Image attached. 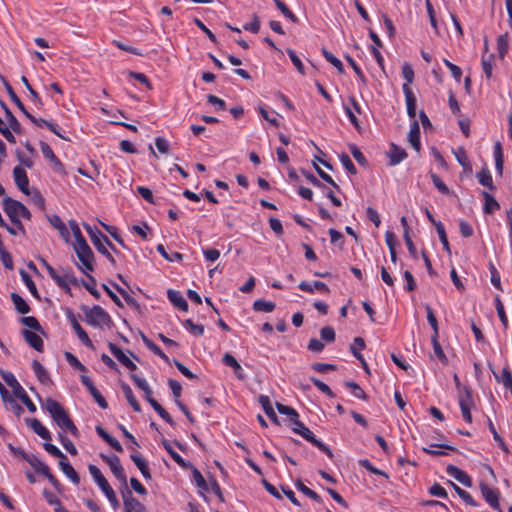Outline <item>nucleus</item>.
<instances>
[{
	"label": "nucleus",
	"instance_id": "obj_38",
	"mask_svg": "<svg viewBox=\"0 0 512 512\" xmlns=\"http://www.w3.org/2000/svg\"><path fill=\"white\" fill-rule=\"evenodd\" d=\"M43 496L46 501L54 506L55 512H67L66 508L62 505L61 501L50 491L47 489L43 490Z\"/></svg>",
	"mask_w": 512,
	"mask_h": 512
},
{
	"label": "nucleus",
	"instance_id": "obj_25",
	"mask_svg": "<svg viewBox=\"0 0 512 512\" xmlns=\"http://www.w3.org/2000/svg\"><path fill=\"white\" fill-rule=\"evenodd\" d=\"M408 140L411 144V146L416 150L419 151L421 148L420 143V127L416 120H413L410 131L408 133Z\"/></svg>",
	"mask_w": 512,
	"mask_h": 512
},
{
	"label": "nucleus",
	"instance_id": "obj_30",
	"mask_svg": "<svg viewBox=\"0 0 512 512\" xmlns=\"http://www.w3.org/2000/svg\"><path fill=\"white\" fill-rule=\"evenodd\" d=\"M121 389H122V392H123L126 400L131 405L133 410L138 413L141 412V406H140L139 402L137 401V399L135 398L131 387L127 383L122 382Z\"/></svg>",
	"mask_w": 512,
	"mask_h": 512
},
{
	"label": "nucleus",
	"instance_id": "obj_7",
	"mask_svg": "<svg viewBox=\"0 0 512 512\" xmlns=\"http://www.w3.org/2000/svg\"><path fill=\"white\" fill-rule=\"evenodd\" d=\"M101 458L108 464L111 472L116 477V479L123 485V488L127 487V476L125 474L123 466L121 465L119 457L117 455L107 456L101 454Z\"/></svg>",
	"mask_w": 512,
	"mask_h": 512
},
{
	"label": "nucleus",
	"instance_id": "obj_11",
	"mask_svg": "<svg viewBox=\"0 0 512 512\" xmlns=\"http://www.w3.org/2000/svg\"><path fill=\"white\" fill-rule=\"evenodd\" d=\"M481 494L485 501L495 510L501 512L499 504V492L496 489L490 488L485 482L479 484Z\"/></svg>",
	"mask_w": 512,
	"mask_h": 512
},
{
	"label": "nucleus",
	"instance_id": "obj_61",
	"mask_svg": "<svg viewBox=\"0 0 512 512\" xmlns=\"http://www.w3.org/2000/svg\"><path fill=\"white\" fill-rule=\"evenodd\" d=\"M310 381L314 384L315 387H317L318 390H320L322 393H324L325 395H327L328 397H334V393L332 392V390L330 389V387L325 384L324 382H322L321 380H319L318 378L316 377H310Z\"/></svg>",
	"mask_w": 512,
	"mask_h": 512
},
{
	"label": "nucleus",
	"instance_id": "obj_41",
	"mask_svg": "<svg viewBox=\"0 0 512 512\" xmlns=\"http://www.w3.org/2000/svg\"><path fill=\"white\" fill-rule=\"evenodd\" d=\"M276 305L272 301H266L263 299H257L253 303V309L257 312L269 313L275 309Z\"/></svg>",
	"mask_w": 512,
	"mask_h": 512
},
{
	"label": "nucleus",
	"instance_id": "obj_31",
	"mask_svg": "<svg viewBox=\"0 0 512 512\" xmlns=\"http://www.w3.org/2000/svg\"><path fill=\"white\" fill-rule=\"evenodd\" d=\"M10 297L18 313L25 315L30 312V306L18 293L13 292Z\"/></svg>",
	"mask_w": 512,
	"mask_h": 512
},
{
	"label": "nucleus",
	"instance_id": "obj_55",
	"mask_svg": "<svg viewBox=\"0 0 512 512\" xmlns=\"http://www.w3.org/2000/svg\"><path fill=\"white\" fill-rule=\"evenodd\" d=\"M274 3L286 18H288L294 23L298 21V18L295 16V14L288 8V6L283 1L274 0Z\"/></svg>",
	"mask_w": 512,
	"mask_h": 512
},
{
	"label": "nucleus",
	"instance_id": "obj_8",
	"mask_svg": "<svg viewBox=\"0 0 512 512\" xmlns=\"http://www.w3.org/2000/svg\"><path fill=\"white\" fill-rule=\"evenodd\" d=\"M125 512H146L145 506L125 487L121 490Z\"/></svg>",
	"mask_w": 512,
	"mask_h": 512
},
{
	"label": "nucleus",
	"instance_id": "obj_2",
	"mask_svg": "<svg viewBox=\"0 0 512 512\" xmlns=\"http://www.w3.org/2000/svg\"><path fill=\"white\" fill-rule=\"evenodd\" d=\"M82 310L89 325L94 327H111L112 319L101 306L94 305L92 308L82 307Z\"/></svg>",
	"mask_w": 512,
	"mask_h": 512
},
{
	"label": "nucleus",
	"instance_id": "obj_44",
	"mask_svg": "<svg viewBox=\"0 0 512 512\" xmlns=\"http://www.w3.org/2000/svg\"><path fill=\"white\" fill-rule=\"evenodd\" d=\"M182 324L186 328V330L194 336L199 337L204 334V326L200 324H195L191 319L184 320Z\"/></svg>",
	"mask_w": 512,
	"mask_h": 512
},
{
	"label": "nucleus",
	"instance_id": "obj_42",
	"mask_svg": "<svg viewBox=\"0 0 512 512\" xmlns=\"http://www.w3.org/2000/svg\"><path fill=\"white\" fill-rule=\"evenodd\" d=\"M450 484L452 485L455 492L458 494V496L468 505L470 506H477V502L473 499L472 495L467 492L466 490L460 488L458 485L450 481Z\"/></svg>",
	"mask_w": 512,
	"mask_h": 512
},
{
	"label": "nucleus",
	"instance_id": "obj_43",
	"mask_svg": "<svg viewBox=\"0 0 512 512\" xmlns=\"http://www.w3.org/2000/svg\"><path fill=\"white\" fill-rule=\"evenodd\" d=\"M322 54L327 62H329L331 65H333L339 74L344 73V67L342 62L335 57L331 52H329L326 48H322Z\"/></svg>",
	"mask_w": 512,
	"mask_h": 512
},
{
	"label": "nucleus",
	"instance_id": "obj_29",
	"mask_svg": "<svg viewBox=\"0 0 512 512\" xmlns=\"http://www.w3.org/2000/svg\"><path fill=\"white\" fill-rule=\"evenodd\" d=\"M32 369H33L37 379L42 384L47 385V384L51 383V378L49 376V373L47 372V370L42 366V364L38 360H33Z\"/></svg>",
	"mask_w": 512,
	"mask_h": 512
},
{
	"label": "nucleus",
	"instance_id": "obj_50",
	"mask_svg": "<svg viewBox=\"0 0 512 512\" xmlns=\"http://www.w3.org/2000/svg\"><path fill=\"white\" fill-rule=\"evenodd\" d=\"M358 463L361 467L365 468L366 470L373 474L383 476L386 479L389 478L388 474L385 471L376 468L368 459H361L358 461Z\"/></svg>",
	"mask_w": 512,
	"mask_h": 512
},
{
	"label": "nucleus",
	"instance_id": "obj_5",
	"mask_svg": "<svg viewBox=\"0 0 512 512\" xmlns=\"http://www.w3.org/2000/svg\"><path fill=\"white\" fill-rule=\"evenodd\" d=\"M294 427L292 428L293 432L296 434H299L302 436L306 441L313 444L315 447H317L320 451L325 453L329 458H333V453L331 449L322 441L318 440L313 432L304 425L299 419L297 421L293 422Z\"/></svg>",
	"mask_w": 512,
	"mask_h": 512
},
{
	"label": "nucleus",
	"instance_id": "obj_34",
	"mask_svg": "<svg viewBox=\"0 0 512 512\" xmlns=\"http://www.w3.org/2000/svg\"><path fill=\"white\" fill-rule=\"evenodd\" d=\"M141 339L145 346L155 355L159 356L166 362H169L168 356L161 350V348L156 345L152 340H150L146 335L142 334Z\"/></svg>",
	"mask_w": 512,
	"mask_h": 512
},
{
	"label": "nucleus",
	"instance_id": "obj_58",
	"mask_svg": "<svg viewBox=\"0 0 512 512\" xmlns=\"http://www.w3.org/2000/svg\"><path fill=\"white\" fill-rule=\"evenodd\" d=\"M60 443L63 445V447L71 454V455H77L78 451L73 444V442L62 432L58 435Z\"/></svg>",
	"mask_w": 512,
	"mask_h": 512
},
{
	"label": "nucleus",
	"instance_id": "obj_39",
	"mask_svg": "<svg viewBox=\"0 0 512 512\" xmlns=\"http://www.w3.org/2000/svg\"><path fill=\"white\" fill-rule=\"evenodd\" d=\"M483 197L485 199V205H484V213L491 214L495 210H498L500 208L499 203L496 201V199L489 194L488 192L483 191Z\"/></svg>",
	"mask_w": 512,
	"mask_h": 512
},
{
	"label": "nucleus",
	"instance_id": "obj_35",
	"mask_svg": "<svg viewBox=\"0 0 512 512\" xmlns=\"http://www.w3.org/2000/svg\"><path fill=\"white\" fill-rule=\"evenodd\" d=\"M1 107L4 109L6 117L8 119L9 127L11 130H13L15 133H21V124L17 120V118L13 115V113L10 111L8 106L4 102H0Z\"/></svg>",
	"mask_w": 512,
	"mask_h": 512
},
{
	"label": "nucleus",
	"instance_id": "obj_54",
	"mask_svg": "<svg viewBox=\"0 0 512 512\" xmlns=\"http://www.w3.org/2000/svg\"><path fill=\"white\" fill-rule=\"evenodd\" d=\"M497 50L500 58H504L508 52V34H502L497 39Z\"/></svg>",
	"mask_w": 512,
	"mask_h": 512
},
{
	"label": "nucleus",
	"instance_id": "obj_45",
	"mask_svg": "<svg viewBox=\"0 0 512 512\" xmlns=\"http://www.w3.org/2000/svg\"><path fill=\"white\" fill-rule=\"evenodd\" d=\"M435 228H436L437 234L439 236V239L443 245L444 250L448 254H451L450 244H449V241H448V238L446 235L444 225L441 222H438V223H435Z\"/></svg>",
	"mask_w": 512,
	"mask_h": 512
},
{
	"label": "nucleus",
	"instance_id": "obj_51",
	"mask_svg": "<svg viewBox=\"0 0 512 512\" xmlns=\"http://www.w3.org/2000/svg\"><path fill=\"white\" fill-rule=\"evenodd\" d=\"M430 176H431V180H432L434 186L440 193H442L444 195H450L452 193L450 191V189L447 187V185L442 181V179L438 175L431 172Z\"/></svg>",
	"mask_w": 512,
	"mask_h": 512
},
{
	"label": "nucleus",
	"instance_id": "obj_37",
	"mask_svg": "<svg viewBox=\"0 0 512 512\" xmlns=\"http://www.w3.org/2000/svg\"><path fill=\"white\" fill-rule=\"evenodd\" d=\"M26 462H28L32 466L35 472L41 475L47 474V471L50 469L47 464H45L35 455H30Z\"/></svg>",
	"mask_w": 512,
	"mask_h": 512
},
{
	"label": "nucleus",
	"instance_id": "obj_27",
	"mask_svg": "<svg viewBox=\"0 0 512 512\" xmlns=\"http://www.w3.org/2000/svg\"><path fill=\"white\" fill-rule=\"evenodd\" d=\"M1 81L10 97L12 102L20 109V111L26 116V113H29L27 109L25 108L24 104L20 100V98L17 96V94L14 92L12 86L9 84V82L3 77L0 76Z\"/></svg>",
	"mask_w": 512,
	"mask_h": 512
},
{
	"label": "nucleus",
	"instance_id": "obj_57",
	"mask_svg": "<svg viewBox=\"0 0 512 512\" xmlns=\"http://www.w3.org/2000/svg\"><path fill=\"white\" fill-rule=\"evenodd\" d=\"M156 249L161 254V256L169 262L181 261L183 258L182 254L179 252H173L171 255H168L164 245L162 244H158Z\"/></svg>",
	"mask_w": 512,
	"mask_h": 512
},
{
	"label": "nucleus",
	"instance_id": "obj_28",
	"mask_svg": "<svg viewBox=\"0 0 512 512\" xmlns=\"http://www.w3.org/2000/svg\"><path fill=\"white\" fill-rule=\"evenodd\" d=\"M59 466L62 470V472L66 475L67 478L71 480L72 483L75 485H79L80 483V477L78 473L75 471V469L72 467V465L68 462V460H60Z\"/></svg>",
	"mask_w": 512,
	"mask_h": 512
},
{
	"label": "nucleus",
	"instance_id": "obj_48",
	"mask_svg": "<svg viewBox=\"0 0 512 512\" xmlns=\"http://www.w3.org/2000/svg\"><path fill=\"white\" fill-rule=\"evenodd\" d=\"M477 178L481 185L487 187L490 190L494 189L492 176L488 169H483L477 173Z\"/></svg>",
	"mask_w": 512,
	"mask_h": 512
},
{
	"label": "nucleus",
	"instance_id": "obj_16",
	"mask_svg": "<svg viewBox=\"0 0 512 512\" xmlns=\"http://www.w3.org/2000/svg\"><path fill=\"white\" fill-rule=\"evenodd\" d=\"M402 90L405 96L407 114L409 118L415 120L416 117V97L408 84H403Z\"/></svg>",
	"mask_w": 512,
	"mask_h": 512
},
{
	"label": "nucleus",
	"instance_id": "obj_14",
	"mask_svg": "<svg viewBox=\"0 0 512 512\" xmlns=\"http://www.w3.org/2000/svg\"><path fill=\"white\" fill-rule=\"evenodd\" d=\"M39 146H40L43 156L46 159L50 160L51 163L53 164L54 171L59 172V173L64 172V165L59 160V158L55 155V153L53 152V150L49 146V144H47L44 141H40Z\"/></svg>",
	"mask_w": 512,
	"mask_h": 512
},
{
	"label": "nucleus",
	"instance_id": "obj_1",
	"mask_svg": "<svg viewBox=\"0 0 512 512\" xmlns=\"http://www.w3.org/2000/svg\"><path fill=\"white\" fill-rule=\"evenodd\" d=\"M44 408L61 430L70 432L74 437L79 436L78 428L69 417L67 411L58 401L48 397L45 399Z\"/></svg>",
	"mask_w": 512,
	"mask_h": 512
},
{
	"label": "nucleus",
	"instance_id": "obj_63",
	"mask_svg": "<svg viewBox=\"0 0 512 512\" xmlns=\"http://www.w3.org/2000/svg\"><path fill=\"white\" fill-rule=\"evenodd\" d=\"M0 260L3 266L9 270L13 269V259L11 254L5 249V247H2L0 249Z\"/></svg>",
	"mask_w": 512,
	"mask_h": 512
},
{
	"label": "nucleus",
	"instance_id": "obj_19",
	"mask_svg": "<svg viewBox=\"0 0 512 512\" xmlns=\"http://www.w3.org/2000/svg\"><path fill=\"white\" fill-rule=\"evenodd\" d=\"M22 335L25 339V341L32 347L34 348L36 351L38 352H42L43 351V340L42 338L36 334L35 332L33 331H30V330H27V329H24L22 331Z\"/></svg>",
	"mask_w": 512,
	"mask_h": 512
},
{
	"label": "nucleus",
	"instance_id": "obj_56",
	"mask_svg": "<svg viewBox=\"0 0 512 512\" xmlns=\"http://www.w3.org/2000/svg\"><path fill=\"white\" fill-rule=\"evenodd\" d=\"M88 470H89L90 475L92 476V478L94 479L95 483L98 486L101 484H104V482L107 481V479L103 476L102 472L96 465L89 464Z\"/></svg>",
	"mask_w": 512,
	"mask_h": 512
},
{
	"label": "nucleus",
	"instance_id": "obj_60",
	"mask_svg": "<svg viewBox=\"0 0 512 512\" xmlns=\"http://www.w3.org/2000/svg\"><path fill=\"white\" fill-rule=\"evenodd\" d=\"M65 358L67 360V362L75 369L81 371V372H86L87 371V368L85 365H83L76 356H74L72 353L70 352H65Z\"/></svg>",
	"mask_w": 512,
	"mask_h": 512
},
{
	"label": "nucleus",
	"instance_id": "obj_59",
	"mask_svg": "<svg viewBox=\"0 0 512 512\" xmlns=\"http://www.w3.org/2000/svg\"><path fill=\"white\" fill-rule=\"evenodd\" d=\"M68 223H69L70 229L72 231V234H73V236L75 238V243L74 244H80V243H83V242H87L86 239L83 237L77 222L72 219V220H69Z\"/></svg>",
	"mask_w": 512,
	"mask_h": 512
},
{
	"label": "nucleus",
	"instance_id": "obj_23",
	"mask_svg": "<svg viewBox=\"0 0 512 512\" xmlns=\"http://www.w3.org/2000/svg\"><path fill=\"white\" fill-rule=\"evenodd\" d=\"M169 301L179 310L188 311V303L179 291L169 289L167 291Z\"/></svg>",
	"mask_w": 512,
	"mask_h": 512
},
{
	"label": "nucleus",
	"instance_id": "obj_18",
	"mask_svg": "<svg viewBox=\"0 0 512 512\" xmlns=\"http://www.w3.org/2000/svg\"><path fill=\"white\" fill-rule=\"evenodd\" d=\"M387 155L390 159V161H389L390 166H395V165L401 163L407 157L406 151L394 143H391L390 149L387 152Z\"/></svg>",
	"mask_w": 512,
	"mask_h": 512
},
{
	"label": "nucleus",
	"instance_id": "obj_32",
	"mask_svg": "<svg viewBox=\"0 0 512 512\" xmlns=\"http://www.w3.org/2000/svg\"><path fill=\"white\" fill-rule=\"evenodd\" d=\"M258 401L268 418L274 422H277V415L272 407L270 398L266 395H260Z\"/></svg>",
	"mask_w": 512,
	"mask_h": 512
},
{
	"label": "nucleus",
	"instance_id": "obj_22",
	"mask_svg": "<svg viewBox=\"0 0 512 512\" xmlns=\"http://www.w3.org/2000/svg\"><path fill=\"white\" fill-rule=\"evenodd\" d=\"M489 368L492 371L497 382L502 383L505 388L510 389L512 391V373L508 367H504L500 374H498L489 364Z\"/></svg>",
	"mask_w": 512,
	"mask_h": 512
},
{
	"label": "nucleus",
	"instance_id": "obj_33",
	"mask_svg": "<svg viewBox=\"0 0 512 512\" xmlns=\"http://www.w3.org/2000/svg\"><path fill=\"white\" fill-rule=\"evenodd\" d=\"M453 153L458 163L463 167V169L465 171L471 172L472 166L464 147H458L455 151H453Z\"/></svg>",
	"mask_w": 512,
	"mask_h": 512
},
{
	"label": "nucleus",
	"instance_id": "obj_64",
	"mask_svg": "<svg viewBox=\"0 0 512 512\" xmlns=\"http://www.w3.org/2000/svg\"><path fill=\"white\" fill-rule=\"evenodd\" d=\"M21 323L30 329H33L35 331H41L42 327L39 323V321L33 317V316H25L21 318Z\"/></svg>",
	"mask_w": 512,
	"mask_h": 512
},
{
	"label": "nucleus",
	"instance_id": "obj_3",
	"mask_svg": "<svg viewBox=\"0 0 512 512\" xmlns=\"http://www.w3.org/2000/svg\"><path fill=\"white\" fill-rule=\"evenodd\" d=\"M1 376H2L3 380L7 383V385L12 388V391H13V394L15 395V397L20 399L31 413L36 412L37 408H36L35 404L31 401V399L27 395L26 391L23 389V387L17 381L14 374L6 371V372H2Z\"/></svg>",
	"mask_w": 512,
	"mask_h": 512
},
{
	"label": "nucleus",
	"instance_id": "obj_13",
	"mask_svg": "<svg viewBox=\"0 0 512 512\" xmlns=\"http://www.w3.org/2000/svg\"><path fill=\"white\" fill-rule=\"evenodd\" d=\"M108 347L112 355L128 370L135 371L137 369L136 364L122 351L116 344L109 342Z\"/></svg>",
	"mask_w": 512,
	"mask_h": 512
},
{
	"label": "nucleus",
	"instance_id": "obj_12",
	"mask_svg": "<svg viewBox=\"0 0 512 512\" xmlns=\"http://www.w3.org/2000/svg\"><path fill=\"white\" fill-rule=\"evenodd\" d=\"M83 227L87 231L93 245L95 246L96 250L99 253H104V251L107 249L103 242V236H105L96 226L92 227L91 225L87 223H83Z\"/></svg>",
	"mask_w": 512,
	"mask_h": 512
},
{
	"label": "nucleus",
	"instance_id": "obj_24",
	"mask_svg": "<svg viewBox=\"0 0 512 512\" xmlns=\"http://www.w3.org/2000/svg\"><path fill=\"white\" fill-rule=\"evenodd\" d=\"M298 287L300 290L309 293H313L314 290H318L324 294L330 293L329 287L324 282L321 281H314L312 284L306 281H302Z\"/></svg>",
	"mask_w": 512,
	"mask_h": 512
},
{
	"label": "nucleus",
	"instance_id": "obj_4",
	"mask_svg": "<svg viewBox=\"0 0 512 512\" xmlns=\"http://www.w3.org/2000/svg\"><path fill=\"white\" fill-rule=\"evenodd\" d=\"M74 251L81 262L79 269L86 275L94 271V253L87 242L73 244Z\"/></svg>",
	"mask_w": 512,
	"mask_h": 512
},
{
	"label": "nucleus",
	"instance_id": "obj_6",
	"mask_svg": "<svg viewBox=\"0 0 512 512\" xmlns=\"http://www.w3.org/2000/svg\"><path fill=\"white\" fill-rule=\"evenodd\" d=\"M459 406L463 419L471 423L472 415L471 408L474 407V400L472 396V390L468 386H464L460 392H458Z\"/></svg>",
	"mask_w": 512,
	"mask_h": 512
},
{
	"label": "nucleus",
	"instance_id": "obj_47",
	"mask_svg": "<svg viewBox=\"0 0 512 512\" xmlns=\"http://www.w3.org/2000/svg\"><path fill=\"white\" fill-rule=\"evenodd\" d=\"M20 276H21L22 281L25 283V285L29 289L30 293L34 297L39 299L37 287H36L34 281L32 280V278L30 277V275L26 271L20 270Z\"/></svg>",
	"mask_w": 512,
	"mask_h": 512
},
{
	"label": "nucleus",
	"instance_id": "obj_26",
	"mask_svg": "<svg viewBox=\"0 0 512 512\" xmlns=\"http://www.w3.org/2000/svg\"><path fill=\"white\" fill-rule=\"evenodd\" d=\"M222 361L226 366H229L234 370V373L237 376V378L241 380L244 379L245 375L243 374V369L233 355H231L230 353H225L222 358Z\"/></svg>",
	"mask_w": 512,
	"mask_h": 512
},
{
	"label": "nucleus",
	"instance_id": "obj_20",
	"mask_svg": "<svg viewBox=\"0 0 512 512\" xmlns=\"http://www.w3.org/2000/svg\"><path fill=\"white\" fill-rule=\"evenodd\" d=\"M55 283L62 289H65L67 291L70 290V284L76 285L77 279L73 275L72 272L64 271L63 275H60L59 273L53 278Z\"/></svg>",
	"mask_w": 512,
	"mask_h": 512
},
{
	"label": "nucleus",
	"instance_id": "obj_21",
	"mask_svg": "<svg viewBox=\"0 0 512 512\" xmlns=\"http://www.w3.org/2000/svg\"><path fill=\"white\" fill-rule=\"evenodd\" d=\"M26 422L28 426L42 439L49 441L51 440V433L48 431V429L42 425V423L36 419H26Z\"/></svg>",
	"mask_w": 512,
	"mask_h": 512
},
{
	"label": "nucleus",
	"instance_id": "obj_17",
	"mask_svg": "<svg viewBox=\"0 0 512 512\" xmlns=\"http://www.w3.org/2000/svg\"><path fill=\"white\" fill-rule=\"evenodd\" d=\"M446 473L459 481L461 484H463L466 487H471L472 485V479L471 477L464 472L463 470L459 469L458 467L450 464L446 468Z\"/></svg>",
	"mask_w": 512,
	"mask_h": 512
},
{
	"label": "nucleus",
	"instance_id": "obj_40",
	"mask_svg": "<svg viewBox=\"0 0 512 512\" xmlns=\"http://www.w3.org/2000/svg\"><path fill=\"white\" fill-rule=\"evenodd\" d=\"M276 408L280 414L287 415L292 424L299 418L298 412L290 406L276 402Z\"/></svg>",
	"mask_w": 512,
	"mask_h": 512
},
{
	"label": "nucleus",
	"instance_id": "obj_46",
	"mask_svg": "<svg viewBox=\"0 0 512 512\" xmlns=\"http://www.w3.org/2000/svg\"><path fill=\"white\" fill-rule=\"evenodd\" d=\"M190 467L192 468V476L196 486L202 491H208V484L204 477L202 476L201 472L192 465Z\"/></svg>",
	"mask_w": 512,
	"mask_h": 512
},
{
	"label": "nucleus",
	"instance_id": "obj_49",
	"mask_svg": "<svg viewBox=\"0 0 512 512\" xmlns=\"http://www.w3.org/2000/svg\"><path fill=\"white\" fill-rule=\"evenodd\" d=\"M130 376L134 383L136 384V386L144 392L145 398L152 395V389L150 388L149 384L145 379L140 378L136 374H131Z\"/></svg>",
	"mask_w": 512,
	"mask_h": 512
},
{
	"label": "nucleus",
	"instance_id": "obj_10",
	"mask_svg": "<svg viewBox=\"0 0 512 512\" xmlns=\"http://www.w3.org/2000/svg\"><path fill=\"white\" fill-rule=\"evenodd\" d=\"M24 204L20 201L12 199L11 197H5L2 200V208L5 214L10 220H16L21 218V208L23 209Z\"/></svg>",
	"mask_w": 512,
	"mask_h": 512
},
{
	"label": "nucleus",
	"instance_id": "obj_53",
	"mask_svg": "<svg viewBox=\"0 0 512 512\" xmlns=\"http://www.w3.org/2000/svg\"><path fill=\"white\" fill-rule=\"evenodd\" d=\"M345 386L349 389H351L352 394L359 399L367 400V394L364 392V390L354 381H347L345 382Z\"/></svg>",
	"mask_w": 512,
	"mask_h": 512
},
{
	"label": "nucleus",
	"instance_id": "obj_15",
	"mask_svg": "<svg viewBox=\"0 0 512 512\" xmlns=\"http://www.w3.org/2000/svg\"><path fill=\"white\" fill-rule=\"evenodd\" d=\"M13 177H14V181H15V184L18 187V189L21 192H23L24 194L28 195L29 194V188H28L29 180H28V176H27V173L24 170V168H22L20 166L14 167Z\"/></svg>",
	"mask_w": 512,
	"mask_h": 512
},
{
	"label": "nucleus",
	"instance_id": "obj_36",
	"mask_svg": "<svg viewBox=\"0 0 512 512\" xmlns=\"http://www.w3.org/2000/svg\"><path fill=\"white\" fill-rule=\"evenodd\" d=\"M163 446L165 450L168 452V454L171 456V458L182 468H187L188 466H191V463L186 462L170 445V443L167 440L163 441Z\"/></svg>",
	"mask_w": 512,
	"mask_h": 512
},
{
	"label": "nucleus",
	"instance_id": "obj_62",
	"mask_svg": "<svg viewBox=\"0 0 512 512\" xmlns=\"http://www.w3.org/2000/svg\"><path fill=\"white\" fill-rule=\"evenodd\" d=\"M287 54L292 61L293 65L296 67L297 71L301 74H305V69L302 61L300 58L296 55L295 51L292 49H287Z\"/></svg>",
	"mask_w": 512,
	"mask_h": 512
},
{
	"label": "nucleus",
	"instance_id": "obj_9",
	"mask_svg": "<svg viewBox=\"0 0 512 512\" xmlns=\"http://www.w3.org/2000/svg\"><path fill=\"white\" fill-rule=\"evenodd\" d=\"M66 317L69 320L73 330L77 334V336H78L79 340L82 342V344L90 349H94V345H93L91 339L89 338L86 331L79 324L75 314L71 310H67Z\"/></svg>",
	"mask_w": 512,
	"mask_h": 512
},
{
	"label": "nucleus",
	"instance_id": "obj_52",
	"mask_svg": "<svg viewBox=\"0 0 512 512\" xmlns=\"http://www.w3.org/2000/svg\"><path fill=\"white\" fill-rule=\"evenodd\" d=\"M432 345H433V351L435 356L442 362L447 363V357L438 341V336L432 335L431 337Z\"/></svg>",
	"mask_w": 512,
	"mask_h": 512
}]
</instances>
